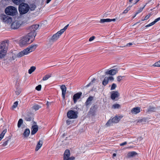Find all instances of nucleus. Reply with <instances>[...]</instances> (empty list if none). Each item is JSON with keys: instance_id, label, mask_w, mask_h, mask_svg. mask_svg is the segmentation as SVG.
Instances as JSON below:
<instances>
[{"instance_id": "f257e3e1", "label": "nucleus", "mask_w": 160, "mask_h": 160, "mask_svg": "<svg viewBox=\"0 0 160 160\" xmlns=\"http://www.w3.org/2000/svg\"><path fill=\"white\" fill-rule=\"evenodd\" d=\"M35 37V34L29 33L27 35L22 37L20 41L21 45H27L32 42Z\"/></svg>"}, {"instance_id": "f03ea898", "label": "nucleus", "mask_w": 160, "mask_h": 160, "mask_svg": "<svg viewBox=\"0 0 160 160\" xmlns=\"http://www.w3.org/2000/svg\"><path fill=\"white\" fill-rule=\"evenodd\" d=\"M8 46V41H4L0 43V59L6 56Z\"/></svg>"}, {"instance_id": "7ed1b4c3", "label": "nucleus", "mask_w": 160, "mask_h": 160, "mask_svg": "<svg viewBox=\"0 0 160 160\" xmlns=\"http://www.w3.org/2000/svg\"><path fill=\"white\" fill-rule=\"evenodd\" d=\"M37 45H32L27 48L20 52L17 54V57H21L25 55H27L30 52L34 51L36 48Z\"/></svg>"}, {"instance_id": "20e7f679", "label": "nucleus", "mask_w": 160, "mask_h": 160, "mask_svg": "<svg viewBox=\"0 0 160 160\" xmlns=\"http://www.w3.org/2000/svg\"><path fill=\"white\" fill-rule=\"evenodd\" d=\"M30 9L29 5L25 3H20L18 7V10L20 14H24L27 13Z\"/></svg>"}, {"instance_id": "39448f33", "label": "nucleus", "mask_w": 160, "mask_h": 160, "mask_svg": "<svg viewBox=\"0 0 160 160\" xmlns=\"http://www.w3.org/2000/svg\"><path fill=\"white\" fill-rule=\"evenodd\" d=\"M5 12L7 15L13 16L16 15L17 12V10L14 7L10 6L6 8L5 10Z\"/></svg>"}, {"instance_id": "423d86ee", "label": "nucleus", "mask_w": 160, "mask_h": 160, "mask_svg": "<svg viewBox=\"0 0 160 160\" xmlns=\"http://www.w3.org/2000/svg\"><path fill=\"white\" fill-rule=\"evenodd\" d=\"M0 19L3 22L6 23H10L12 21V18L11 17L4 14H2L0 15Z\"/></svg>"}, {"instance_id": "0eeeda50", "label": "nucleus", "mask_w": 160, "mask_h": 160, "mask_svg": "<svg viewBox=\"0 0 160 160\" xmlns=\"http://www.w3.org/2000/svg\"><path fill=\"white\" fill-rule=\"evenodd\" d=\"M78 113L73 110H70L67 113V116L68 118L70 119L76 118L78 117Z\"/></svg>"}, {"instance_id": "6e6552de", "label": "nucleus", "mask_w": 160, "mask_h": 160, "mask_svg": "<svg viewBox=\"0 0 160 160\" xmlns=\"http://www.w3.org/2000/svg\"><path fill=\"white\" fill-rule=\"evenodd\" d=\"M39 25L38 24L33 25L31 26L29 28V30L30 31L29 33L32 34H35V36L36 35V33L35 32L36 30L38 28Z\"/></svg>"}, {"instance_id": "1a4fd4ad", "label": "nucleus", "mask_w": 160, "mask_h": 160, "mask_svg": "<svg viewBox=\"0 0 160 160\" xmlns=\"http://www.w3.org/2000/svg\"><path fill=\"white\" fill-rule=\"evenodd\" d=\"M21 25L18 21H15L11 24V27L12 28L15 29L19 28Z\"/></svg>"}, {"instance_id": "9d476101", "label": "nucleus", "mask_w": 160, "mask_h": 160, "mask_svg": "<svg viewBox=\"0 0 160 160\" xmlns=\"http://www.w3.org/2000/svg\"><path fill=\"white\" fill-rule=\"evenodd\" d=\"M62 34L59 31L57 33L54 34L52 37L51 40L54 42L56 41Z\"/></svg>"}, {"instance_id": "9b49d317", "label": "nucleus", "mask_w": 160, "mask_h": 160, "mask_svg": "<svg viewBox=\"0 0 160 160\" xmlns=\"http://www.w3.org/2000/svg\"><path fill=\"white\" fill-rule=\"evenodd\" d=\"M118 68L112 69L110 70L107 71L106 72V73L107 74H109L112 75H114L118 72Z\"/></svg>"}, {"instance_id": "f8f14e48", "label": "nucleus", "mask_w": 160, "mask_h": 160, "mask_svg": "<svg viewBox=\"0 0 160 160\" xmlns=\"http://www.w3.org/2000/svg\"><path fill=\"white\" fill-rule=\"evenodd\" d=\"M82 95L81 92H79L75 94L73 96V99L74 103H76L78 99H79Z\"/></svg>"}, {"instance_id": "ddd939ff", "label": "nucleus", "mask_w": 160, "mask_h": 160, "mask_svg": "<svg viewBox=\"0 0 160 160\" xmlns=\"http://www.w3.org/2000/svg\"><path fill=\"white\" fill-rule=\"evenodd\" d=\"M97 109V108L96 105H94L89 110V113L90 114H91L92 116H94Z\"/></svg>"}, {"instance_id": "4468645a", "label": "nucleus", "mask_w": 160, "mask_h": 160, "mask_svg": "<svg viewBox=\"0 0 160 160\" xmlns=\"http://www.w3.org/2000/svg\"><path fill=\"white\" fill-rule=\"evenodd\" d=\"M31 132L32 135H34L35 134L38 130V127L37 125H34L32 126L31 128Z\"/></svg>"}, {"instance_id": "2eb2a0df", "label": "nucleus", "mask_w": 160, "mask_h": 160, "mask_svg": "<svg viewBox=\"0 0 160 160\" xmlns=\"http://www.w3.org/2000/svg\"><path fill=\"white\" fill-rule=\"evenodd\" d=\"M62 91V96L63 99H64L65 98V96L66 91V88L64 85H62L60 87Z\"/></svg>"}, {"instance_id": "dca6fc26", "label": "nucleus", "mask_w": 160, "mask_h": 160, "mask_svg": "<svg viewBox=\"0 0 160 160\" xmlns=\"http://www.w3.org/2000/svg\"><path fill=\"white\" fill-rule=\"evenodd\" d=\"M70 156V151L68 149H66L64 154L63 160H68Z\"/></svg>"}, {"instance_id": "f3484780", "label": "nucleus", "mask_w": 160, "mask_h": 160, "mask_svg": "<svg viewBox=\"0 0 160 160\" xmlns=\"http://www.w3.org/2000/svg\"><path fill=\"white\" fill-rule=\"evenodd\" d=\"M119 95V94L118 91H113L111 95V98L114 100L116 98L118 97Z\"/></svg>"}, {"instance_id": "a211bd4d", "label": "nucleus", "mask_w": 160, "mask_h": 160, "mask_svg": "<svg viewBox=\"0 0 160 160\" xmlns=\"http://www.w3.org/2000/svg\"><path fill=\"white\" fill-rule=\"evenodd\" d=\"M137 153L134 151L129 152L128 153L127 158H133L137 155Z\"/></svg>"}, {"instance_id": "6ab92c4d", "label": "nucleus", "mask_w": 160, "mask_h": 160, "mask_svg": "<svg viewBox=\"0 0 160 160\" xmlns=\"http://www.w3.org/2000/svg\"><path fill=\"white\" fill-rule=\"evenodd\" d=\"M11 139V137L10 136H8L4 140V141H3L2 145L3 147L6 146L8 145L9 142L10 141Z\"/></svg>"}, {"instance_id": "aec40b11", "label": "nucleus", "mask_w": 160, "mask_h": 160, "mask_svg": "<svg viewBox=\"0 0 160 160\" xmlns=\"http://www.w3.org/2000/svg\"><path fill=\"white\" fill-rule=\"evenodd\" d=\"M140 112V108L138 107L133 108L131 110V112L134 114H137Z\"/></svg>"}, {"instance_id": "412c9836", "label": "nucleus", "mask_w": 160, "mask_h": 160, "mask_svg": "<svg viewBox=\"0 0 160 160\" xmlns=\"http://www.w3.org/2000/svg\"><path fill=\"white\" fill-rule=\"evenodd\" d=\"M116 21V19H110L109 18L107 19H101L100 21V22L101 23H103L105 22H109L112 21L114 22Z\"/></svg>"}, {"instance_id": "4be33fe9", "label": "nucleus", "mask_w": 160, "mask_h": 160, "mask_svg": "<svg viewBox=\"0 0 160 160\" xmlns=\"http://www.w3.org/2000/svg\"><path fill=\"white\" fill-rule=\"evenodd\" d=\"M30 133V131L29 129H26L24 131L23 135L24 138H27L29 136Z\"/></svg>"}, {"instance_id": "5701e85b", "label": "nucleus", "mask_w": 160, "mask_h": 160, "mask_svg": "<svg viewBox=\"0 0 160 160\" xmlns=\"http://www.w3.org/2000/svg\"><path fill=\"white\" fill-rule=\"evenodd\" d=\"M93 100V97L92 96H90L88 97L85 103V105L86 106H88L91 103V102Z\"/></svg>"}, {"instance_id": "b1692460", "label": "nucleus", "mask_w": 160, "mask_h": 160, "mask_svg": "<svg viewBox=\"0 0 160 160\" xmlns=\"http://www.w3.org/2000/svg\"><path fill=\"white\" fill-rule=\"evenodd\" d=\"M42 141H39L38 142L35 149L36 151H38L42 147Z\"/></svg>"}, {"instance_id": "393cba45", "label": "nucleus", "mask_w": 160, "mask_h": 160, "mask_svg": "<svg viewBox=\"0 0 160 160\" xmlns=\"http://www.w3.org/2000/svg\"><path fill=\"white\" fill-rule=\"evenodd\" d=\"M119 117L116 116L113 118L111 120L113 123H118L120 120Z\"/></svg>"}, {"instance_id": "a878e982", "label": "nucleus", "mask_w": 160, "mask_h": 160, "mask_svg": "<svg viewBox=\"0 0 160 160\" xmlns=\"http://www.w3.org/2000/svg\"><path fill=\"white\" fill-rule=\"evenodd\" d=\"M15 4L18 5L20 3L23 2L25 0H12Z\"/></svg>"}, {"instance_id": "bb28decb", "label": "nucleus", "mask_w": 160, "mask_h": 160, "mask_svg": "<svg viewBox=\"0 0 160 160\" xmlns=\"http://www.w3.org/2000/svg\"><path fill=\"white\" fill-rule=\"evenodd\" d=\"M159 21V20L157 18L155 19V20L153 22H152L151 23H149V24L147 25L146 26V27H149L153 25L156 22H158Z\"/></svg>"}, {"instance_id": "cd10ccee", "label": "nucleus", "mask_w": 160, "mask_h": 160, "mask_svg": "<svg viewBox=\"0 0 160 160\" xmlns=\"http://www.w3.org/2000/svg\"><path fill=\"white\" fill-rule=\"evenodd\" d=\"M108 82V80L107 77H105L102 82V84L104 86H106Z\"/></svg>"}, {"instance_id": "c85d7f7f", "label": "nucleus", "mask_w": 160, "mask_h": 160, "mask_svg": "<svg viewBox=\"0 0 160 160\" xmlns=\"http://www.w3.org/2000/svg\"><path fill=\"white\" fill-rule=\"evenodd\" d=\"M7 131V129H4L3 130L2 132L0 134V141H1L3 138L5 133Z\"/></svg>"}, {"instance_id": "c756f323", "label": "nucleus", "mask_w": 160, "mask_h": 160, "mask_svg": "<svg viewBox=\"0 0 160 160\" xmlns=\"http://www.w3.org/2000/svg\"><path fill=\"white\" fill-rule=\"evenodd\" d=\"M36 69V67L34 66H32L28 70V73L30 74H31Z\"/></svg>"}, {"instance_id": "7c9ffc66", "label": "nucleus", "mask_w": 160, "mask_h": 160, "mask_svg": "<svg viewBox=\"0 0 160 160\" xmlns=\"http://www.w3.org/2000/svg\"><path fill=\"white\" fill-rule=\"evenodd\" d=\"M41 106H40L38 104H35L32 107V108L33 109L35 110V111L38 110L41 108Z\"/></svg>"}, {"instance_id": "2f4dec72", "label": "nucleus", "mask_w": 160, "mask_h": 160, "mask_svg": "<svg viewBox=\"0 0 160 160\" xmlns=\"http://www.w3.org/2000/svg\"><path fill=\"white\" fill-rule=\"evenodd\" d=\"M51 76V74H47L45 75L42 78V80L45 81L48 80L49 78Z\"/></svg>"}, {"instance_id": "473e14b6", "label": "nucleus", "mask_w": 160, "mask_h": 160, "mask_svg": "<svg viewBox=\"0 0 160 160\" xmlns=\"http://www.w3.org/2000/svg\"><path fill=\"white\" fill-rule=\"evenodd\" d=\"M23 123V120L22 119H20L18 122V127L20 128Z\"/></svg>"}, {"instance_id": "72a5a7b5", "label": "nucleus", "mask_w": 160, "mask_h": 160, "mask_svg": "<svg viewBox=\"0 0 160 160\" xmlns=\"http://www.w3.org/2000/svg\"><path fill=\"white\" fill-rule=\"evenodd\" d=\"M25 120L27 121H30L33 119V118L29 116L26 117L25 118Z\"/></svg>"}, {"instance_id": "f704fd0d", "label": "nucleus", "mask_w": 160, "mask_h": 160, "mask_svg": "<svg viewBox=\"0 0 160 160\" xmlns=\"http://www.w3.org/2000/svg\"><path fill=\"white\" fill-rule=\"evenodd\" d=\"M68 26L69 24H68L63 29H61L60 31H59L62 34L67 29Z\"/></svg>"}, {"instance_id": "c9c22d12", "label": "nucleus", "mask_w": 160, "mask_h": 160, "mask_svg": "<svg viewBox=\"0 0 160 160\" xmlns=\"http://www.w3.org/2000/svg\"><path fill=\"white\" fill-rule=\"evenodd\" d=\"M120 106V105L118 104H113L112 106V108L114 109L118 108Z\"/></svg>"}, {"instance_id": "e433bc0d", "label": "nucleus", "mask_w": 160, "mask_h": 160, "mask_svg": "<svg viewBox=\"0 0 160 160\" xmlns=\"http://www.w3.org/2000/svg\"><path fill=\"white\" fill-rule=\"evenodd\" d=\"M112 123L113 122H112V120L110 119L106 123V125L107 126H109L111 125Z\"/></svg>"}, {"instance_id": "4c0bfd02", "label": "nucleus", "mask_w": 160, "mask_h": 160, "mask_svg": "<svg viewBox=\"0 0 160 160\" xmlns=\"http://www.w3.org/2000/svg\"><path fill=\"white\" fill-rule=\"evenodd\" d=\"M145 6V5L143 7L140 8L138 10L137 12H136V14H138V13L141 12L143 10V9L144 8Z\"/></svg>"}, {"instance_id": "58836bf2", "label": "nucleus", "mask_w": 160, "mask_h": 160, "mask_svg": "<svg viewBox=\"0 0 160 160\" xmlns=\"http://www.w3.org/2000/svg\"><path fill=\"white\" fill-rule=\"evenodd\" d=\"M153 65L155 67H160V60L155 63Z\"/></svg>"}, {"instance_id": "ea45409f", "label": "nucleus", "mask_w": 160, "mask_h": 160, "mask_svg": "<svg viewBox=\"0 0 160 160\" xmlns=\"http://www.w3.org/2000/svg\"><path fill=\"white\" fill-rule=\"evenodd\" d=\"M124 77V76H118L117 77V81L118 82H120L121 81V80L122 79V78L123 77Z\"/></svg>"}, {"instance_id": "a19ab883", "label": "nucleus", "mask_w": 160, "mask_h": 160, "mask_svg": "<svg viewBox=\"0 0 160 160\" xmlns=\"http://www.w3.org/2000/svg\"><path fill=\"white\" fill-rule=\"evenodd\" d=\"M18 105V102L17 101H16L14 102L13 105L12 106V108L13 109L15 108H16Z\"/></svg>"}, {"instance_id": "79ce46f5", "label": "nucleus", "mask_w": 160, "mask_h": 160, "mask_svg": "<svg viewBox=\"0 0 160 160\" xmlns=\"http://www.w3.org/2000/svg\"><path fill=\"white\" fill-rule=\"evenodd\" d=\"M116 85L115 83H113L111 86V90H113L114 89L116 88Z\"/></svg>"}, {"instance_id": "37998d69", "label": "nucleus", "mask_w": 160, "mask_h": 160, "mask_svg": "<svg viewBox=\"0 0 160 160\" xmlns=\"http://www.w3.org/2000/svg\"><path fill=\"white\" fill-rule=\"evenodd\" d=\"M17 57H18L17 55L12 56V57L10 58V60L11 61H12L14 60Z\"/></svg>"}, {"instance_id": "c03bdc74", "label": "nucleus", "mask_w": 160, "mask_h": 160, "mask_svg": "<svg viewBox=\"0 0 160 160\" xmlns=\"http://www.w3.org/2000/svg\"><path fill=\"white\" fill-rule=\"evenodd\" d=\"M155 110V108L154 107H151L149 108L148 111L149 112H154Z\"/></svg>"}, {"instance_id": "a18cd8bd", "label": "nucleus", "mask_w": 160, "mask_h": 160, "mask_svg": "<svg viewBox=\"0 0 160 160\" xmlns=\"http://www.w3.org/2000/svg\"><path fill=\"white\" fill-rule=\"evenodd\" d=\"M41 85H39L36 87L35 89L38 91H40L41 89Z\"/></svg>"}, {"instance_id": "49530a36", "label": "nucleus", "mask_w": 160, "mask_h": 160, "mask_svg": "<svg viewBox=\"0 0 160 160\" xmlns=\"http://www.w3.org/2000/svg\"><path fill=\"white\" fill-rule=\"evenodd\" d=\"M95 38V36H93L89 38V42H91Z\"/></svg>"}, {"instance_id": "de8ad7c7", "label": "nucleus", "mask_w": 160, "mask_h": 160, "mask_svg": "<svg viewBox=\"0 0 160 160\" xmlns=\"http://www.w3.org/2000/svg\"><path fill=\"white\" fill-rule=\"evenodd\" d=\"M108 80H110L111 81H113L114 80V78L112 76H110L108 77Z\"/></svg>"}, {"instance_id": "09e8293b", "label": "nucleus", "mask_w": 160, "mask_h": 160, "mask_svg": "<svg viewBox=\"0 0 160 160\" xmlns=\"http://www.w3.org/2000/svg\"><path fill=\"white\" fill-rule=\"evenodd\" d=\"M150 14H148L147 15L145 18L143 20H146L148 19L150 17Z\"/></svg>"}, {"instance_id": "8fccbe9b", "label": "nucleus", "mask_w": 160, "mask_h": 160, "mask_svg": "<svg viewBox=\"0 0 160 160\" xmlns=\"http://www.w3.org/2000/svg\"><path fill=\"white\" fill-rule=\"evenodd\" d=\"M96 80V79L95 78H94L91 81V82H90L89 83V84H92L93 83H94L95 81Z\"/></svg>"}, {"instance_id": "3c124183", "label": "nucleus", "mask_w": 160, "mask_h": 160, "mask_svg": "<svg viewBox=\"0 0 160 160\" xmlns=\"http://www.w3.org/2000/svg\"><path fill=\"white\" fill-rule=\"evenodd\" d=\"M75 159V158L74 157H69L68 160H73Z\"/></svg>"}, {"instance_id": "603ef678", "label": "nucleus", "mask_w": 160, "mask_h": 160, "mask_svg": "<svg viewBox=\"0 0 160 160\" xmlns=\"http://www.w3.org/2000/svg\"><path fill=\"white\" fill-rule=\"evenodd\" d=\"M127 144V142H125L123 143H121L120 145V146H123L124 145H126Z\"/></svg>"}, {"instance_id": "864d4df0", "label": "nucleus", "mask_w": 160, "mask_h": 160, "mask_svg": "<svg viewBox=\"0 0 160 160\" xmlns=\"http://www.w3.org/2000/svg\"><path fill=\"white\" fill-rule=\"evenodd\" d=\"M132 44H133L132 42L129 43L126 45V46L128 47H130L131 45H132Z\"/></svg>"}, {"instance_id": "5fc2aeb1", "label": "nucleus", "mask_w": 160, "mask_h": 160, "mask_svg": "<svg viewBox=\"0 0 160 160\" xmlns=\"http://www.w3.org/2000/svg\"><path fill=\"white\" fill-rule=\"evenodd\" d=\"M20 91L19 90H18L17 91H16V94L17 95H18L20 94Z\"/></svg>"}, {"instance_id": "6e6d98bb", "label": "nucleus", "mask_w": 160, "mask_h": 160, "mask_svg": "<svg viewBox=\"0 0 160 160\" xmlns=\"http://www.w3.org/2000/svg\"><path fill=\"white\" fill-rule=\"evenodd\" d=\"M132 6H129V7H128L126 9V10H127V11H129L131 9V7Z\"/></svg>"}, {"instance_id": "4d7b16f0", "label": "nucleus", "mask_w": 160, "mask_h": 160, "mask_svg": "<svg viewBox=\"0 0 160 160\" xmlns=\"http://www.w3.org/2000/svg\"><path fill=\"white\" fill-rule=\"evenodd\" d=\"M128 11H127V10H126V9L124 10L123 11V13H126L128 12Z\"/></svg>"}, {"instance_id": "13d9d810", "label": "nucleus", "mask_w": 160, "mask_h": 160, "mask_svg": "<svg viewBox=\"0 0 160 160\" xmlns=\"http://www.w3.org/2000/svg\"><path fill=\"white\" fill-rule=\"evenodd\" d=\"M51 0H47L46 3H48L51 1Z\"/></svg>"}, {"instance_id": "bf43d9fd", "label": "nucleus", "mask_w": 160, "mask_h": 160, "mask_svg": "<svg viewBox=\"0 0 160 160\" xmlns=\"http://www.w3.org/2000/svg\"><path fill=\"white\" fill-rule=\"evenodd\" d=\"M116 154L115 153H114L113 154V158L116 157Z\"/></svg>"}, {"instance_id": "052dcab7", "label": "nucleus", "mask_w": 160, "mask_h": 160, "mask_svg": "<svg viewBox=\"0 0 160 160\" xmlns=\"http://www.w3.org/2000/svg\"><path fill=\"white\" fill-rule=\"evenodd\" d=\"M139 1V0H136V2L134 3V4H136Z\"/></svg>"}, {"instance_id": "680f3d73", "label": "nucleus", "mask_w": 160, "mask_h": 160, "mask_svg": "<svg viewBox=\"0 0 160 160\" xmlns=\"http://www.w3.org/2000/svg\"><path fill=\"white\" fill-rule=\"evenodd\" d=\"M137 14H136V13L135 15H134V16L133 17V18H134L136 16V15H137Z\"/></svg>"}, {"instance_id": "e2e57ef3", "label": "nucleus", "mask_w": 160, "mask_h": 160, "mask_svg": "<svg viewBox=\"0 0 160 160\" xmlns=\"http://www.w3.org/2000/svg\"><path fill=\"white\" fill-rule=\"evenodd\" d=\"M132 1L133 0H129V2L132 3Z\"/></svg>"}, {"instance_id": "0e129e2a", "label": "nucleus", "mask_w": 160, "mask_h": 160, "mask_svg": "<svg viewBox=\"0 0 160 160\" xmlns=\"http://www.w3.org/2000/svg\"><path fill=\"white\" fill-rule=\"evenodd\" d=\"M158 18V20H159H159H160V17H159V18Z\"/></svg>"}, {"instance_id": "69168bd1", "label": "nucleus", "mask_w": 160, "mask_h": 160, "mask_svg": "<svg viewBox=\"0 0 160 160\" xmlns=\"http://www.w3.org/2000/svg\"><path fill=\"white\" fill-rule=\"evenodd\" d=\"M158 18V20H159H159H160V17H159V18Z\"/></svg>"}, {"instance_id": "338daca9", "label": "nucleus", "mask_w": 160, "mask_h": 160, "mask_svg": "<svg viewBox=\"0 0 160 160\" xmlns=\"http://www.w3.org/2000/svg\"><path fill=\"white\" fill-rule=\"evenodd\" d=\"M90 84H89V83L88 84L87 86H89L90 85Z\"/></svg>"}, {"instance_id": "774afa93", "label": "nucleus", "mask_w": 160, "mask_h": 160, "mask_svg": "<svg viewBox=\"0 0 160 160\" xmlns=\"http://www.w3.org/2000/svg\"><path fill=\"white\" fill-rule=\"evenodd\" d=\"M125 46H123V47H125Z\"/></svg>"}]
</instances>
